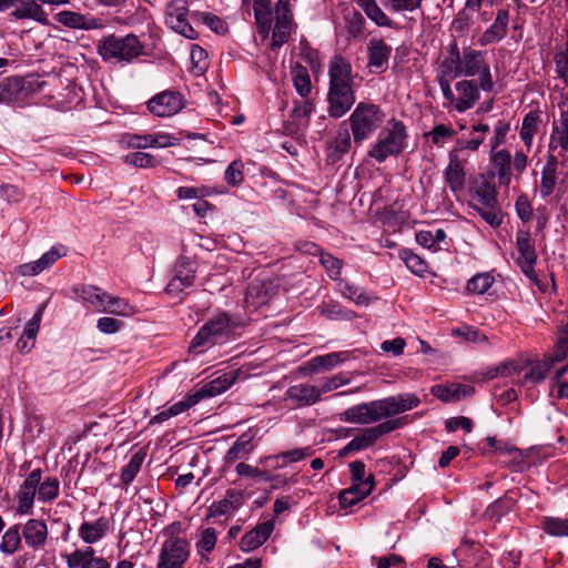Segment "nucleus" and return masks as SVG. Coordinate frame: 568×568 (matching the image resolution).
Listing matches in <instances>:
<instances>
[{"label":"nucleus","instance_id":"30","mask_svg":"<svg viewBox=\"0 0 568 568\" xmlns=\"http://www.w3.org/2000/svg\"><path fill=\"white\" fill-rule=\"evenodd\" d=\"M285 396L297 406H311L321 399L318 387L308 384H298L288 387Z\"/></svg>","mask_w":568,"mask_h":568},{"label":"nucleus","instance_id":"27","mask_svg":"<svg viewBox=\"0 0 568 568\" xmlns=\"http://www.w3.org/2000/svg\"><path fill=\"white\" fill-rule=\"evenodd\" d=\"M242 504V496L240 493L230 489L223 499L213 501L207 509L206 519L231 516L235 513Z\"/></svg>","mask_w":568,"mask_h":568},{"label":"nucleus","instance_id":"16","mask_svg":"<svg viewBox=\"0 0 568 568\" xmlns=\"http://www.w3.org/2000/svg\"><path fill=\"white\" fill-rule=\"evenodd\" d=\"M490 170L487 176L498 179L499 186L509 187L511 182V154L508 150H490L489 154Z\"/></svg>","mask_w":568,"mask_h":568},{"label":"nucleus","instance_id":"47","mask_svg":"<svg viewBox=\"0 0 568 568\" xmlns=\"http://www.w3.org/2000/svg\"><path fill=\"white\" fill-rule=\"evenodd\" d=\"M146 453L143 449L135 452L129 463L122 468L121 480L123 485L131 484L141 469Z\"/></svg>","mask_w":568,"mask_h":568},{"label":"nucleus","instance_id":"19","mask_svg":"<svg viewBox=\"0 0 568 568\" xmlns=\"http://www.w3.org/2000/svg\"><path fill=\"white\" fill-rule=\"evenodd\" d=\"M328 88H353L354 74L352 64L342 55H335L328 65Z\"/></svg>","mask_w":568,"mask_h":568},{"label":"nucleus","instance_id":"50","mask_svg":"<svg viewBox=\"0 0 568 568\" xmlns=\"http://www.w3.org/2000/svg\"><path fill=\"white\" fill-rule=\"evenodd\" d=\"M399 258L405 263L412 273L418 276H423L428 270L426 261L409 248L400 250Z\"/></svg>","mask_w":568,"mask_h":568},{"label":"nucleus","instance_id":"53","mask_svg":"<svg viewBox=\"0 0 568 568\" xmlns=\"http://www.w3.org/2000/svg\"><path fill=\"white\" fill-rule=\"evenodd\" d=\"M440 69L443 77H446L448 80L462 77L460 52L457 47H455L450 55L442 62Z\"/></svg>","mask_w":568,"mask_h":568},{"label":"nucleus","instance_id":"13","mask_svg":"<svg viewBox=\"0 0 568 568\" xmlns=\"http://www.w3.org/2000/svg\"><path fill=\"white\" fill-rule=\"evenodd\" d=\"M381 419L390 418L398 414L416 408L420 400L415 394L406 393L377 399Z\"/></svg>","mask_w":568,"mask_h":568},{"label":"nucleus","instance_id":"31","mask_svg":"<svg viewBox=\"0 0 568 568\" xmlns=\"http://www.w3.org/2000/svg\"><path fill=\"white\" fill-rule=\"evenodd\" d=\"M509 22V12L500 9L497 12L494 23L481 34L479 43L487 45L500 41L507 34V26Z\"/></svg>","mask_w":568,"mask_h":568},{"label":"nucleus","instance_id":"40","mask_svg":"<svg viewBox=\"0 0 568 568\" xmlns=\"http://www.w3.org/2000/svg\"><path fill=\"white\" fill-rule=\"evenodd\" d=\"M291 78L296 92L302 98H307L312 91V82L307 68L298 62L291 67Z\"/></svg>","mask_w":568,"mask_h":568},{"label":"nucleus","instance_id":"52","mask_svg":"<svg viewBox=\"0 0 568 568\" xmlns=\"http://www.w3.org/2000/svg\"><path fill=\"white\" fill-rule=\"evenodd\" d=\"M538 121L539 115L536 112L527 113L523 120L519 135L527 150H530L531 148L532 139L537 131Z\"/></svg>","mask_w":568,"mask_h":568},{"label":"nucleus","instance_id":"43","mask_svg":"<svg viewBox=\"0 0 568 568\" xmlns=\"http://www.w3.org/2000/svg\"><path fill=\"white\" fill-rule=\"evenodd\" d=\"M349 358L348 352H334L321 356H316L310 361V367L312 372H318L321 368L329 371L338 364Z\"/></svg>","mask_w":568,"mask_h":568},{"label":"nucleus","instance_id":"33","mask_svg":"<svg viewBox=\"0 0 568 568\" xmlns=\"http://www.w3.org/2000/svg\"><path fill=\"white\" fill-rule=\"evenodd\" d=\"M558 160L554 154H549L547 162L541 170L539 193L542 199L552 194L557 183Z\"/></svg>","mask_w":568,"mask_h":568},{"label":"nucleus","instance_id":"64","mask_svg":"<svg viewBox=\"0 0 568 568\" xmlns=\"http://www.w3.org/2000/svg\"><path fill=\"white\" fill-rule=\"evenodd\" d=\"M20 534L18 526L10 527L2 537L0 548L3 552L12 554L20 545Z\"/></svg>","mask_w":568,"mask_h":568},{"label":"nucleus","instance_id":"38","mask_svg":"<svg viewBox=\"0 0 568 568\" xmlns=\"http://www.w3.org/2000/svg\"><path fill=\"white\" fill-rule=\"evenodd\" d=\"M36 498V470L31 471L18 493V513L27 514L31 510Z\"/></svg>","mask_w":568,"mask_h":568},{"label":"nucleus","instance_id":"56","mask_svg":"<svg viewBox=\"0 0 568 568\" xmlns=\"http://www.w3.org/2000/svg\"><path fill=\"white\" fill-rule=\"evenodd\" d=\"M557 142L559 146L568 151V112H562L560 116V126H555L551 134L549 148H556L554 143Z\"/></svg>","mask_w":568,"mask_h":568},{"label":"nucleus","instance_id":"3","mask_svg":"<svg viewBox=\"0 0 568 568\" xmlns=\"http://www.w3.org/2000/svg\"><path fill=\"white\" fill-rule=\"evenodd\" d=\"M474 196L478 204L474 209L493 227L503 223V214L497 200V189L491 178L479 174L473 183Z\"/></svg>","mask_w":568,"mask_h":568},{"label":"nucleus","instance_id":"44","mask_svg":"<svg viewBox=\"0 0 568 568\" xmlns=\"http://www.w3.org/2000/svg\"><path fill=\"white\" fill-rule=\"evenodd\" d=\"M318 311L325 317L333 321H352L356 317V313L347 310L336 302L323 303L318 306Z\"/></svg>","mask_w":568,"mask_h":568},{"label":"nucleus","instance_id":"20","mask_svg":"<svg viewBox=\"0 0 568 568\" xmlns=\"http://www.w3.org/2000/svg\"><path fill=\"white\" fill-rule=\"evenodd\" d=\"M468 159H458L456 154H448V164L444 170V179L454 194H458L465 189V165Z\"/></svg>","mask_w":568,"mask_h":568},{"label":"nucleus","instance_id":"5","mask_svg":"<svg viewBox=\"0 0 568 568\" xmlns=\"http://www.w3.org/2000/svg\"><path fill=\"white\" fill-rule=\"evenodd\" d=\"M281 280L270 271H261L248 283L245 305L248 310H258L267 305L280 292Z\"/></svg>","mask_w":568,"mask_h":568},{"label":"nucleus","instance_id":"12","mask_svg":"<svg viewBox=\"0 0 568 568\" xmlns=\"http://www.w3.org/2000/svg\"><path fill=\"white\" fill-rule=\"evenodd\" d=\"M184 106L182 95L176 91L166 90L155 94L148 102L149 111L155 116H172Z\"/></svg>","mask_w":568,"mask_h":568},{"label":"nucleus","instance_id":"11","mask_svg":"<svg viewBox=\"0 0 568 568\" xmlns=\"http://www.w3.org/2000/svg\"><path fill=\"white\" fill-rule=\"evenodd\" d=\"M196 274V263L190 257H180L174 266V275L166 285V292L178 296L193 285Z\"/></svg>","mask_w":568,"mask_h":568},{"label":"nucleus","instance_id":"6","mask_svg":"<svg viewBox=\"0 0 568 568\" xmlns=\"http://www.w3.org/2000/svg\"><path fill=\"white\" fill-rule=\"evenodd\" d=\"M231 317L226 313H220L201 326L190 344V351L200 354L216 343L224 339L233 326Z\"/></svg>","mask_w":568,"mask_h":568},{"label":"nucleus","instance_id":"28","mask_svg":"<svg viewBox=\"0 0 568 568\" xmlns=\"http://www.w3.org/2000/svg\"><path fill=\"white\" fill-rule=\"evenodd\" d=\"M57 20L63 26L73 29L93 30L103 27L101 19L84 16L73 11L59 12L57 14Z\"/></svg>","mask_w":568,"mask_h":568},{"label":"nucleus","instance_id":"45","mask_svg":"<svg viewBox=\"0 0 568 568\" xmlns=\"http://www.w3.org/2000/svg\"><path fill=\"white\" fill-rule=\"evenodd\" d=\"M541 529L549 536L568 537V518L546 516L541 519Z\"/></svg>","mask_w":568,"mask_h":568},{"label":"nucleus","instance_id":"59","mask_svg":"<svg viewBox=\"0 0 568 568\" xmlns=\"http://www.w3.org/2000/svg\"><path fill=\"white\" fill-rule=\"evenodd\" d=\"M494 277L489 273H479L467 282V291L476 294L486 293L493 285Z\"/></svg>","mask_w":568,"mask_h":568},{"label":"nucleus","instance_id":"51","mask_svg":"<svg viewBox=\"0 0 568 568\" xmlns=\"http://www.w3.org/2000/svg\"><path fill=\"white\" fill-rule=\"evenodd\" d=\"M68 254V247L63 244H55L38 258V273L50 268L58 260Z\"/></svg>","mask_w":568,"mask_h":568},{"label":"nucleus","instance_id":"25","mask_svg":"<svg viewBox=\"0 0 568 568\" xmlns=\"http://www.w3.org/2000/svg\"><path fill=\"white\" fill-rule=\"evenodd\" d=\"M457 97L455 98L454 109L463 113L471 109L479 100V90L473 80H462L455 84Z\"/></svg>","mask_w":568,"mask_h":568},{"label":"nucleus","instance_id":"49","mask_svg":"<svg viewBox=\"0 0 568 568\" xmlns=\"http://www.w3.org/2000/svg\"><path fill=\"white\" fill-rule=\"evenodd\" d=\"M217 541L216 531L214 528H205L201 531L200 538L196 541V551L201 558L209 560V554L213 551Z\"/></svg>","mask_w":568,"mask_h":568},{"label":"nucleus","instance_id":"22","mask_svg":"<svg viewBox=\"0 0 568 568\" xmlns=\"http://www.w3.org/2000/svg\"><path fill=\"white\" fill-rule=\"evenodd\" d=\"M368 67L375 73L384 72L388 67L392 47L383 39L372 38L367 47Z\"/></svg>","mask_w":568,"mask_h":568},{"label":"nucleus","instance_id":"29","mask_svg":"<svg viewBox=\"0 0 568 568\" xmlns=\"http://www.w3.org/2000/svg\"><path fill=\"white\" fill-rule=\"evenodd\" d=\"M110 530V520L100 517L94 521H83L79 527V537L89 545L101 540Z\"/></svg>","mask_w":568,"mask_h":568},{"label":"nucleus","instance_id":"1","mask_svg":"<svg viewBox=\"0 0 568 568\" xmlns=\"http://www.w3.org/2000/svg\"><path fill=\"white\" fill-rule=\"evenodd\" d=\"M98 53L106 63H131L144 53V45L133 34L118 37L110 34L102 38L98 43Z\"/></svg>","mask_w":568,"mask_h":568},{"label":"nucleus","instance_id":"26","mask_svg":"<svg viewBox=\"0 0 568 568\" xmlns=\"http://www.w3.org/2000/svg\"><path fill=\"white\" fill-rule=\"evenodd\" d=\"M475 388L468 384L452 383L447 385H435L432 387V394L445 403H455L471 396Z\"/></svg>","mask_w":568,"mask_h":568},{"label":"nucleus","instance_id":"39","mask_svg":"<svg viewBox=\"0 0 568 568\" xmlns=\"http://www.w3.org/2000/svg\"><path fill=\"white\" fill-rule=\"evenodd\" d=\"M356 6L361 8L368 19L378 27H392L393 22L389 17L382 10L376 0H354Z\"/></svg>","mask_w":568,"mask_h":568},{"label":"nucleus","instance_id":"7","mask_svg":"<svg viewBox=\"0 0 568 568\" xmlns=\"http://www.w3.org/2000/svg\"><path fill=\"white\" fill-rule=\"evenodd\" d=\"M460 68L462 77H479V88L483 91L489 92L494 89L493 75L484 51L471 48L464 49L460 53Z\"/></svg>","mask_w":568,"mask_h":568},{"label":"nucleus","instance_id":"48","mask_svg":"<svg viewBox=\"0 0 568 568\" xmlns=\"http://www.w3.org/2000/svg\"><path fill=\"white\" fill-rule=\"evenodd\" d=\"M16 345L21 354H28L36 346V315L24 325Z\"/></svg>","mask_w":568,"mask_h":568},{"label":"nucleus","instance_id":"18","mask_svg":"<svg viewBox=\"0 0 568 568\" xmlns=\"http://www.w3.org/2000/svg\"><path fill=\"white\" fill-rule=\"evenodd\" d=\"M339 420L352 424L369 425L381 420L376 400L354 405L339 414Z\"/></svg>","mask_w":568,"mask_h":568},{"label":"nucleus","instance_id":"8","mask_svg":"<svg viewBox=\"0 0 568 568\" xmlns=\"http://www.w3.org/2000/svg\"><path fill=\"white\" fill-rule=\"evenodd\" d=\"M190 549V542L185 538L171 534L161 545L156 568H183Z\"/></svg>","mask_w":568,"mask_h":568},{"label":"nucleus","instance_id":"24","mask_svg":"<svg viewBox=\"0 0 568 568\" xmlns=\"http://www.w3.org/2000/svg\"><path fill=\"white\" fill-rule=\"evenodd\" d=\"M274 530V523L266 520L257 524L253 529L245 532L241 538L240 548L244 552H250L262 546Z\"/></svg>","mask_w":568,"mask_h":568},{"label":"nucleus","instance_id":"58","mask_svg":"<svg viewBox=\"0 0 568 568\" xmlns=\"http://www.w3.org/2000/svg\"><path fill=\"white\" fill-rule=\"evenodd\" d=\"M124 163L141 169L154 168L159 164L156 158L146 152H132L124 156Z\"/></svg>","mask_w":568,"mask_h":568},{"label":"nucleus","instance_id":"63","mask_svg":"<svg viewBox=\"0 0 568 568\" xmlns=\"http://www.w3.org/2000/svg\"><path fill=\"white\" fill-rule=\"evenodd\" d=\"M455 134L456 132L453 126L446 124H437L430 132L426 133L437 146H442L445 140L453 139Z\"/></svg>","mask_w":568,"mask_h":568},{"label":"nucleus","instance_id":"42","mask_svg":"<svg viewBox=\"0 0 568 568\" xmlns=\"http://www.w3.org/2000/svg\"><path fill=\"white\" fill-rule=\"evenodd\" d=\"M336 283L337 290L342 296L353 301L356 305L367 306L372 302V297L365 292L364 288L351 284L342 278Z\"/></svg>","mask_w":568,"mask_h":568},{"label":"nucleus","instance_id":"9","mask_svg":"<svg viewBox=\"0 0 568 568\" xmlns=\"http://www.w3.org/2000/svg\"><path fill=\"white\" fill-rule=\"evenodd\" d=\"M407 424L406 417L387 419L373 427L365 428L361 434L348 442V448L356 452L373 446L382 436L393 433Z\"/></svg>","mask_w":568,"mask_h":568},{"label":"nucleus","instance_id":"62","mask_svg":"<svg viewBox=\"0 0 568 568\" xmlns=\"http://www.w3.org/2000/svg\"><path fill=\"white\" fill-rule=\"evenodd\" d=\"M352 145L351 133L347 129L339 131L332 142L329 149L333 154L341 156L347 153Z\"/></svg>","mask_w":568,"mask_h":568},{"label":"nucleus","instance_id":"41","mask_svg":"<svg viewBox=\"0 0 568 568\" xmlns=\"http://www.w3.org/2000/svg\"><path fill=\"white\" fill-rule=\"evenodd\" d=\"M75 293L81 300L88 302L98 312H102V308L105 305V300L109 295V293L102 291L100 287L92 285L75 288Z\"/></svg>","mask_w":568,"mask_h":568},{"label":"nucleus","instance_id":"36","mask_svg":"<svg viewBox=\"0 0 568 568\" xmlns=\"http://www.w3.org/2000/svg\"><path fill=\"white\" fill-rule=\"evenodd\" d=\"M314 450L311 446L294 448L280 454L265 457V462H273L275 468H282L291 463H297L306 457L312 456Z\"/></svg>","mask_w":568,"mask_h":568},{"label":"nucleus","instance_id":"10","mask_svg":"<svg viewBox=\"0 0 568 568\" xmlns=\"http://www.w3.org/2000/svg\"><path fill=\"white\" fill-rule=\"evenodd\" d=\"M293 28V16L290 0H278L275 4V26L272 32L271 48L277 49L290 39Z\"/></svg>","mask_w":568,"mask_h":568},{"label":"nucleus","instance_id":"2","mask_svg":"<svg viewBox=\"0 0 568 568\" xmlns=\"http://www.w3.org/2000/svg\"><path fill=\"white\" fill-rule=\"evenodd\" d=\"M385 119L386 114L378 104L367 101L357 103L348 119L354 142L362 144L373 136Z\"/></svg>","mask_w":568,"mask_h":568},{"label":"nucleus","instance_id":"23","mask_svg":"<svg viewBox=\"0 0 568 568\" xmlns=\"http://www.w3.org/2000/svg\"><path fill=\"white\" fill-rule=\"evenodd\" d=\"M489 131L490 128L488 124L479 123L474 125L470 131L471 138L468 140H457L456 145L452 149L449 154H456L458 159H468L466 152L477 151Z\"/></svg>","mask_w":568,"mask_h":568},{"label":"nucleus","instance_id":"37","mask_svg":"<svg viewBox=\"0 0 568 568\" xmlns=\"http://www.w3.org/2000/svg\"><path fill=\"white\" fill-rule=\"evenodd\" d=\"M374 487L371 484H352L347 489L339 493V505L342 508L352 507L366 498Z\"/></svg>","mask_w":568,"mask_h":568},{"label":"nucleus","instance_id":"21","mask_svg":"<svg viewBox=\"0 0 568 568\" xmlns=\"http://www.w3.org/2000/svg\"><path fill=\"white\" fill-rule=\"evenodd\" d=\"M65 564L69 568H110V564L103 557H97L95 550L91 546L64 556Z\"/></svg>","mask_w":568,"mask_h":568},{"label":"nucleus","instance_id":"17","mask_svg":"<svg viewBox=\"0 0 568 568\" xmlns=\"http://www.w3.org/2000/svg\"><path fill=\"white\" fill-rule=\"evenodd\" d=\"M356 101L353 88H328L327 92V112L329 116L339 119L344 116Z\"/></svg>","mask_w":568,"mask_h":568},{"label":"nucleus","instance_id":"60","mask_svg":"<svg viewBox=\"0 0 568 568\" xmlns=\"http://www.w3.org/2000/svg\"><path fill=\"white\" fill-rule=\"evenodd\" d=\"M10 7H13L11 16L18 20L36 19V1L34 0H14Z\"/></svg>","mask_w":568,"mask_h":568},{"label":"nucleus","instance_id":"61","mask_svg":"<svg viewBox=\"0 0 568 568\" xmlns=\"http://www.w3.org/2000/svg\"><path fill=\"white\" fill-rule=\"evenodd\" d=\"M243 169L244 164L241 160H234L227 165L224 172V180L230 186H239L243 182Z\"/></svg>","mask_w":568,"mask_h":568},{"label":"nucleus","instance_id":"57","mask_svg":"<svg viewBox=\"0 0 568 568\" xmlns=\"http://www.w3.org/2000/svg\"><path fill=\"white\" fill-rule=\"evenodd\" d=\"M320 263L326 270L328 276L333 281L338 282L341 280L343 262L339 258L333 256L329 253L321 252Z\"/></svg>","mask_w":568,"mask_h":568},{"label":"nucleus","instance_id":"46","mask_svg":"<svg viewBox=\"0 0 568 568\" xmlns=\"http://www.w3.org/2000/svg\"><path fill=\"white\" fill-rule=\"evenodd\" d=\"M102 312L128 317L135 313V308L126 300L109 294Z\"/></svg>","mask_w":568,"mask_h":568},{"label":"nucleus","instance_id":"14","mask_svg":"<svg viewBox=\"0 0 568 568\" xmlns=\"http://www.w3.org/2000/svg\"><path fill=\"white\" fill-rule=\"evenodd\" d=\"M516 246L519 254L517 257V264L524 274L531 278L535 274L534 267L537 261V253L535 248V242L529 231H517Z\"/></svg>","mask_w":568,"mask_h":568},{"label":"nucleus","instance_id":"34","mask_svg":"<svg viewBox=\"0 0 568 568\" xmlns=\"http://www.w3.org/2000/svg\"><path fill=\"white\" fill-rule=\"evenodd\" d=\"M236 373L229 372L204 384L199 390L201 398L214 397L226 392L236 381Z\"/></svg>","mask_w":568,"mask_h":568},{"label":"nucleus","instance_id":"4","mask_svg":"<svg viewBox=\"0 0 568 568\" xmlns=\"http://www.w3.org/2000/svg\"><path fill=\"white\" fill-rule=\"evenodd\" d=\"M407 132L402 121L392 119L385 130L381 132L377 141L368 151V156L382 163L388 156L398 155L406 148Z\"/></svg>","mask_w":568,"mask_h":568},{"label":"nucleus","instance_id":"32","mask_svg":"<svg viewBox=\"0 0 568 568\" xmlns=\"http://www.w3.org/2000/svg\"><path fill=\"white\" fill-rule=\"evenodd\" d=\"M28 92L22 78H8L0 83V102H19L26 99Z\"/></svg>","mask_w":568,"mask_h":568},{"label":"nucleus","instance_id":"54","mask_svg":"<svg viewBox=\"0 0 568 568\" xmlns=\"http://www.w3.org/2000/svg\"><path fill=\"white\" fill-rule=\"evenodd\" d=\"M60 483L57 478L48 477L40 484V470L38 469V498L50 501L58 497Z\"/></svg>","mask_w":568,"mask_h":568},{"label":"nucleus","instance_id":"55","mask_svg":"<svg viewBox=\"0 0 568 568\" xmlns=\"http://www.w3.org/2000/svg\"><path fill=\"white\" fill-rule=\"evenodd\" d=\"M496 455L500 458L504 466L519 465L523 462V456L519 449L507 444H499L496 447Z\"/></svg>","mask_w":568,"mask_h":568},{"label":"nucleus","instance_id":"35","mask_svg":"<svg viewBox=\"0 0 568 568\" xmlns=\"http://www.w3.org/2000/svg\"><path fill=\"white\" fill-rule=\"evenodd\" d=\"M253 437L248 434L241 435L235 443L229 448L224 456L226 464H233L236 460L245 459L253 452Z\"/></svg>","mask_w":568,"mask_h":568},{"label":"nucleus","instance_id":"15","mask_svg":"<svg viewBox=\"0 0 568 568\" xmlns=\"http://www.w3.org/2000/svg\"><path fill=\"white\" fill-rule=\"evenodd\" d=\"M189 12L186 0H172L166 8V23L175 32L189 39H195L196 32L187 22Z\"/></svg>","mask_w":568,"mask_h":568}]
</instances>
